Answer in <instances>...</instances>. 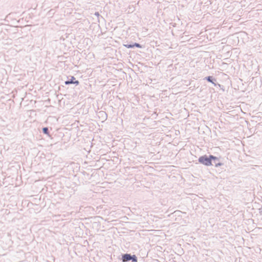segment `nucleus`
Wrapping results in <instances>:
<instances>
[{
  "instance_id": "obj_7",
  "label": "nucleus",
  "mask_w": 262,
  "mask_h": 262,
  "mask_svg": "<svg viewBox=\"0 0 262 262\" xmlns=\"http://www.w3.org/2000/svg\"><path fill=\"white\" fill-rule=\"evenodd\" d=\"M99 115H102V116H104V117H106V114L104 112H100L99 113Z\"/></svg>"
},
{
  "instance_id": "obj_8",
  "label": "nucleus",
  "mask_w": 262,
  "mask_h": 262,
  "mask_svg": "<svg viewBox=\"0 0 262 262\" xmlns=\"http://www.w3.org/2000/svg\"><path fill=\"white\" fill-rule=\"evenodd\" d=\"M127 48H134L133 44V45H124Z\"/></svg>"
},
{
  "instance_id": "obj_3",
  "label": "nucleus",
  "mask_w": 262,
  "mask_h": 262,
  "mask_svg": "<svg viewBox=\"0 0 262 262\" xmlns=\"http://www.w3.org/2000/svg\"><path fill=\"white\" fill-rule=\"evenodd\" d=\"M210 159L212 163L211 165H214L216 167L221 165L219 160L217 157L210 155Z\"/></svg>"
},
{
  "instance_id": "obj_11",
  "label": "nucleus",
  "mask_w": 262,
  "mask_h": 262,
  "mask_svg": "<svg viewBox=\"0 0 262 262\" xmlns=\"http://www.w3.org/2000/svg\"><path fill=\"white\" fill-rule=\"evenodd\" d=\"M73 83H76V84H78L79 83V82H78V81L76 80L75 81H74Z\"/></svg>"
},
{
  "instance_id": "obj_2",
  "label": "nucleus",
  "mask_w": 262,
  "mask_h": 262,
  "mask_svg": "<svg viewBox=\"0 0 262 262\" xmlns=\"http://www.w3.org/2000/svg\"><path fill=\"white\" fill-rule=\"evenodd\" d=\"M122 260L123 261H127L132 260L134 262L137 261V257L135 255H131L129 254H124L122 255Z\"/></svg>"
},
{
  "instance_id": "obj_10",
  "label": "nucleus",
  "mask_w": 262,
  "mask_h": 262,
  "mask_svg": "<svg viewBox=\"0 0 262 262\" xmlns=\"http://www.w3.org/2000/svg\"><path fill=\"white\" fill-rule=\"evenodd\" d=\"M95 15L98 16L99 15V12H95Z\"/></svg>"
},
{
  "instance_id": "obj_9",
  "label": "nucleus",
  "mask_w": 262,
  "mask_h": 262,
  "mask_svg": "<svg viewBox=\"0 0 262 262\" xmlns=\"http://www.w3.org/2000/svg\"><path fill=\"white\" fill-rule=\"evenodd\" d=\"M72 83H74V81H67L65 82L66 84H69Z\"/></svg>"
},
{
  "instance_id": "obj_4",
  "label": "nucleus",
  "mask_w": 262,
  "mask_h": 262,
  "mask_svg": "<svg viewBox=\"0 0 262 262\" xmlns=\"http://www.w3.org/2000/svg\"><path fill=\"white\" fill-rule=\"evenodd\" d=\"M205 79L209 82H210L213 84H215V83L213 82L212 80V76H208L205 78Z\"/></svg>"
},
{
  "instance_id": "obj_5",
  "label": "nucleus",
  "mask_w": 262,
  "mask_h": 262,
  "mask_svg": "<svg viewBox=\"0 0 262 262\" xmlns=\"http://www.w3.org/2000/svg\"><path fill=\"white\" fill-rule=\"evenodd\" d=\"M43 133L45 134L48 135L49 134V130L47 127H44L42 129Z\"/></svg>"
},
{
  "instance_id": "obj_6",
  "label": "nucleus",
  "mask_w": 262,
  "mask_h": 262,
  "mask_svg": "<svg viewBox=\"0 0 262 262\" xmlns=\"http://www.w3.org/2000/svg\"><path fill=\"white\" fill-rule=\"evenodd\" d=\"M133 46H134V47H136L140 48H141V46L138 43H135L133 44Z\"/></svg>"
},
{
  "instance_id": "obj_1",
  "label": "nucleus",
  "mask_w": 262,
  "mask_h": 262,
  "mask_svg": "<svg viewBox=\"0 0 262 262\" xmlns=\"http://www.w3.org/2000/svg\"><path fill=\"white\" fill-rule=\"evenodd\" d=\"M199 162L200 163H202L206 166L211 165L212 164L211 160L210 159V156H209V157H208L207 156H203L200 157L199 158Z\"/></svg>"
}]
</instances>
